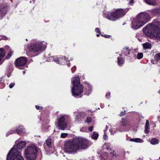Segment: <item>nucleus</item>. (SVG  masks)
<instances>
[{"label":"nucleus","mask_w":160,"mask_h":160,"mask_svg":"<svg viewBox=\"0 0 160 160\" xmlns=\"http://www.w3.org/2000/svg\"><path fill=\"white\" fill-rule=\"evenodd\" d=\"M91 144V143L85 138H76L65 142L64 151L67 153H75L82 149L87 148Z\"/></svg>","instance_id":"nucleus-1"},{"label":"nucleus","mask_w":160,"mask_h":160,"mask_svg":"<svg viewBox=\"0 0 160 160\" xmlns=\"http://www.w3.org/2000/svg\"><path fill=\"white\" fill-rule=\"evenodd\" d=\"M150 19V16L148 14L144 12L140 13L137 16L135 21L132 22V28L137 29L148 22Z\"/></svg>","instance_id":"nucleus-2"},{"label":"nucleus","mask_w":160,"mask_h":160,"mask_svg":"<svg viewBox=\"0 0 160 160\" xmlns=\"http://www.w3.org/2000/svg\"><path fill=\"white\" fill-rule=\"evenodd\" d=\"M160 22L154 20L152 23L148 24L143 29V33L148 36L154 35V32L160 29Z\"/></svg>","instance_id":"nucleus-3"},{"label":"nucleus","mask_w":160,"mask_h":160,"mask_svg":"<svg viewBox=\"0 0 160 160\" xmlns=\"http://www.w3.org/2000/svg\"><path fill=\"white\" fill-rule=\"evenodd\" d=\"M73 86L72 89V95L79 96L81 95L83 91V87L80 83V78L77 77L72 79Z\"/></svg>","instance_id":"nucleus-4"},{"label":"nucleus","mask_w":160,"mask_h":160,"mask_svg":"<svg viewBox=\"0 0 160 160\" xmlns=\"http://www.w3.org/2000/svg\"><path fill=\"white\" fill-rule=\"evenodd\" d=\"M70 119L69 115L66 114H60L58 117L57 127L60 130H64L68 127V121Z\"/></svg>","instance_id":"nucleus-5"},{"label":"nucleus","mask_w":160,"mask_h":160,"mask_svg":"<svg viewBox=\"0 0 160 160\" xmlns=\"http://www.w3.org/2000/svg\"><path fill=\"white\" fill-rule=\"evenodd\" d=\"M128 10V8L118 9L114 12H112L110 14H107L106 16L108 19L113 21H115L120 17L125 15Z\"/></svg>","instance_id":"nucleus-6"},{"label":"nucleus","mask_w":160,"mask_h":160,"mask_svg":"<svg viewBox=\"0 0 160 160\" xmlns=\"http://www.w3.org/2000/svg\"><path fill=\"white\" fill-rule=\"evenodd\" d=\"M37 148L34 145L28 146L25 151V154L26 158L28 160H34L37 156Z\"/></svg>","instance_id":"nucleus-7"},{"label":"nucleus","mask_w":160,"mask_h":160,"mask_svg":"<svg viewBox=\"0 0 160 160\" xmlns=\"http://www.w3.org/2000/svg\"><path fill=\"white\" fill-rule=\"evenodd\" d=\"M7 160H24L20 153L14 147L11 149L7 155Z\"/></svg>","instance_id":"nucleus-8"},{"label":"nucleus","mask_w":160,"mask_h":160,"mask_svg":"<svg viewBox=\"0 0 160 160\" xmlns=\"http://www.w3.org/2000/svg\"><path fill=\"white\" fill-rule=\"evenodd\" d=\"M119 124L120 126V132H122L127 131L129 129L130 124L126 119L122 118L120 121Z\"/></svg>","instance_id":"nucleus-9"},{"label":"nucleus","mask_w":160,"mask_h":160,"mask_svg":"<svg viewBox=\"0 0 160 160\" xmlns=\"http://www.w3.org/2000/svg\"><path fill=\"white\" fill-rule=\"evenodd\" d=\"M28 60L26 57H22L17 58L14 63L16 67L19 68L24 66L27 63Z\"/></svg>","instance_id":"nucleus-10"},{"label":"nucleus","mask_w":160,"mask_h":160,"mask_svg":"<svg viewBox=\"0 0 160 160\" xmlns=\"http://www.w3.org/2000/svg\"><path fill=\"white\" fill-rule=\"evenodd\" d=\"M42 47V43L38 42L31 45L29 48L30 51L33 52H37L40 50Z\"/></svg>","instance_id":"nucleus-11"},{"label":"nucleus","mask_w":160,"mask_h":160,"mask_svg":"<svg viewBox=\"0 0 160 160\" xmlns=\"http://www.w3.org/2000/svg\"><path fill=\"white\" fill-rule=\"evenodd\" d=\"M7 11V7L4 5L0 6V17H2L6 14Z\"/></svg>","instance_id":"nucleus-12"},{"label":"nucleus","mask_w":160,"mask_h":160,"mask_svg":"<svg viewBox=\"0 0 160 160\" xmlns=\"http://www.w3.org/2000/svg\"><path fill=\"white\" fill-rule=\"evenodd\" d=\"M16 132L18 135H21L26 133V131L23 126L20 125L16 129Z\"/></svg>","instance_id":"nucleus-13"},{"label":"nucleus","mask_w":160,"mask_h":160,"mask_svg":"<svg viewBox=\"0 0 160 160\" xmlns=\"http://www.w3.org/2000/svg\"><path fill=\"white\" fill-rule=\"evenodd\" d=\"M26 143L25 142L21 141L18 142L17 145V148L19 149H22L25 147Z\"/></svg>","instance_id":"nucleus-14"},{"label":"nucleus","mask_w":160,"mask_h":160,"mask_svg":"<svg viewBox=\"0 0 160 160\" xmlns=\"http://www.w3.org/2000/svg\"><path fill=\"white\" fill-rule=\"evenodd\" d=\"M149 131L150 128L149 126V121L147 120L145 123L144 132L145 133L147 134L149 132Z\"/></svg>","instance_id":"nucleus-15"},{"label":"nucleus","mask_w":160,"mask_h":160,"mask_svg":"<svg viewBox=\"0 0 160 160\" xmlns=\"http://www.w3.org/2000/svg\"><path fill=\"white\" fill-rule=\"evenodd\" d=\"M131 142H135L138 143H142L143 140L140 138H131L129 139Z\"/></svg>","instance_id":"nucleus-16"},{"label":"nucleus","mask_w":160,"mask_h":160,"mask_svg":"<svg viewBox=\"0 0 160 160\" xmlns=\"http://www.w3.org/2000/svg\"><path fill=\"white\" fill-rule=\"evenodd\" d=\"M145 2L147 3L148 4L152 5H155L156 4V0H144Z\"/></svg>","instance_id":"nucleus-17"},{"label":"nucleus","mask_w":160,"mask_h":160,"mask_svg":"<svg viewBox=\"0 0 160 160\" xmlns=\"http://www.w3.org/2000/svg\"><path fill=\"white\" fill-rule=\"evenodd\" d=\"M5 53L4 52V50L3 48H0V62L2 60L3 58L5 56ZM2 62L0 63V65Z\"/></svg>","instance_id":"nucleus-18"},{"label":"nucleus","mask_w":160,"mask_h":160,"mask_svg":"<svg viewBox=\"0 0 160 160\" xmlns=\"http://www.w3.org/2000/svg\"><path fill=\"white\" fill-rule=\"evenodd\" d=\"M143 48L145 49H150L152 47V45L149 42H146L142 45Z\"/></svg>","instance_id":"nucleus-19"},{"label":"nucleus","mask_w":160,"mask_h":160,"mask_svg":"<svg viewBox=\"0 0 160 160\" xmlns=\"http://www.w3.org/2000/svg\"><path fill=\"white\" fill-rule=\"evenodd\" d=\"M154 35H152L151 37H154L157 39H160V30L156 32H154Z\"/></svg>","instance_id":"nucleus-20"},{"label":"nucleus","mask_w":160,"mask_h":160,"mask_svg":"<svg viewBox=\"0 0 160 160\" xmlns=\"http://www.w3.org/2000/svg\"><path fill=\"white\" fill-rule=\"evenodd\" d=\"M151 13L153 14H157L160 13V8L154 9L151 11Z\"/></svg>","instance_id":"nucleus-21"},{"label":"nucleus","mask_w":160,"mask_h":160,"mask_svg":"<svg viewBox=\"0 0 160 160\" xmlns=\"http://www.w3.org/2000/svg\"><path fill=\"white\" fill-rule=\"evenodd\" d=\"M103 150L106 149L107 150H110V144L109 143H105L102 146Z\"/></svg>","instance_id":"nucleus-22"},{"label":"nucleus","mask_w":160,"mask_h":160,"mask_svg":"<svg viewBox=\"0 0 160 160\" xmlns=\"http://www.w3.org/2000/svg\"><path fill=\"white\" fill-rule=\"evenodd\" d=\"M159 142L158 140L155 138H152L150 142L151 144L153 145L158 144Z\"/></svg>","instance_id":"nucleus-23"},{"label":"nucleus","mask_w":160,"mask_h":160,"mask_svg":"<svg viewBox=\"0 0 160 160\" xmlns=\"http://www.w3.org/2000/svg\"><path fill=\"white\" fill-rule=\"evenodd\" d=\"M101 160H106L108 157V153L104 152L101 155Z\"/></svg>","instance_id":"nucleus-24"},{"label":"nucleus","mask_w":160,"mask_h":160,"mask_svg":"<svg viewBox=\"0 0 160 160\" xmlns=\"http://www.w3.org/2000/svg\"><path fill=\"white\" fill-rule=\"evenodd\" d=\"M124 60L120 57L118 58V62L119 66H121L124 63Z\"/></svg>","instance_id":"nucleus-25"},{"label":"nucleus","mask_w":160,"mask_h":160,"mask_svg":"<svg viewBox=\"0 0 160 160\" xmlns=\"http://www.w3.org/2000/svg\"><path fill=\"white\" fill-rule=\"evenodd\" d=\"M84 113H78L77 115H76L75 119L76 120H78L79 119H81L82 117H83L84 115Z\"/></svg>","instance_id":"nucleus-26"},{"label":"nucleus","mask_w":160,"mask_h":160,"mask_svg":"<svg viewBox=\"0 0 160 160\" xmlns=\"http://www.w3.org/2000/svg\"><path fill=\"white\" fill-rule=\"evenodd\" d=\"M98 136V134L96 132H94L93 134L92 135V138L94 139H97Z\"/></svg>","instance_id":"nucleus-27"},{"label":"nucleus","mask_w":160,"mask_h":160,"mask_svg":"<svg viewBox=\"0 0 160 160\" xmlns=\"http://www.w3.org/2000/svg\"><path fill=\"white\" fill-rule=\"evenodd\" d=\"M15 132H16V129H12L10 130L8 132H7L6 135L7 136H8L9 134L14 133Z\"/></svg>","instance_id":"nucleus-28"},{"label":"nucleus","mask_w":160,"mask_h":160,"mask_svg":"<svg viewBox=\"0 0 160 160\" xmlns=\"http://www.w3.org/2000/svg\"><path fill=\"white\" fill-rule=\"evenodd\" d=\"M155 59L157 61L160 59V53H157L154 57Z\"/></svg>","instance_id":"nucleus-29"},{"label":"nucleus","mask_w":160,"mask_h":160,"mask_svg":"<svg viewBox=\"0 0 160 160\" xmlns=\"http://www.w3.org/2000/svg\"><path fill=\"white\" fill-rule=\"evenodd\" d=\"M46 143L47 145L49 147H51V139H48L46 141Z\"/></svg>","instance_id":"nucleus-30"},{"label":"nucleus","mask_w":160,"mask_h":160,"mask_svg":"<svg viewBox=\"0 0 160 160\" xmlns=\"http://www.w3.org/2000/svg\"><path fill=\"white\" fill-rule=\"evenodd\" d=\"M13 52L11 49H10L9 51V53L8 54V55L6 57V58L7 59H9L11 57V56Z\"/></svg>","instance_id":"nucleus-31"},{"label":"nucleus","mask_w":160,"mask_h":160,"mask_svg":"<svg viewBox=\"0 0 160 160\" xmlns=\"http://www.w3.org/2000/svg\"><path fill=\"white\" fill-rule=\"evenodd\" d=\"M85 121V122L88 123H91L92 122V119L91 117H87Z\"/></svg>","instance_id":"nucleus-32"},{"label":"nucleus","mask_w":160,"mask_h":160,"mask_svg":"<svg viewBox=\"0 0 160 160\" xmlns=\"http://www.w3.org/2000/svg\"><path fill=\"white\" fill-rule=\"evenodd\" d=\"M110 131L112 134L114 135L116 133L117 131V130H115L114 129H110Z\"/></svg>","instance_id":"nucleus-33"},{"label":"nucleus","mask_w":160,"mask_h":160,"mask_svg":"<svg viewBox=\"0 0 160 160\" xmlns=\"http://www.w3.org/2000/svg\"><path fill=\"white\" fill-rule=\"evenodd\" d=\"M143 56V54L142 53H139L137 55V58L138 59H140L142 58Z\"/></svg>","instance_id":"nucleus-34"},{"label":"nucleus","mask_w":160,"mask_h":160,"mask_svg":"<svg viewBox=\"0 0 160 160\" xmlns=\"http://www.w3.org/2000/svg\"><path fill=\"white\" fill-rule=\"evenodd\" d=\"M67 133H62L61 135V137L62 138H65L68 135Z\"/></svg>","instance_id":"nucleus-35"},{"label":"nucleus","mask_w":160,"mask_h":160,"mask_svg":"<svg viewBox=\"0 0 160 160\" xmlns=\"http://www.w3.org/2000/svg\"><path fill=\"white\" fill-rule=\"evenodd\" d=\"M15 83L14 82H12L9 85V87L10 88H12L15 85Z\"/></svg>","instance_id":"nucleus-36"},{"label":"nucleus","mask_w":160,"mask_h":160,"mask_svg":"<svg viewBox=\"0 0 160 160\" xmlns=\"http://www.w3.org/2000/svg\"><path fill=\"white\" fill-rule=\"evenodd\" d=\"M95 31L97 33H98L99 34H100L101 35V32L100 31V30L99 28H96V29H95Z\"/></svg>","instance_id":"nucleus-37"},{"label":"nucleus","mask_w":160,"mask_h":160,"mask_svg":"<svg viewBox=\"0 0 160 160\" xmlns=\"http://www.w3.org/2000/svg\"><path fill=\"white\" fill-rule=\"evenodd\" d=\"M35 107L37 109L40 110H42V109L43 108V107H40L38 105H36Z\"/></svg>","instance_id":"nucleus-38"},{"label":"nucleus","mask_w":160,"mask_h":160,"mask_svg":"<svg viewBox=\"0 0 160 160\" xmlns=\"http://www.w3.org/2000/svg\"><path fill=\"white\" fill-rule=\"evenodd\" d=\"M101 35L102 36H103L106 38H108L111 37V36H110V35H103L101 34Z\"/></svg>","instance_id":"nucleus-39"},{"label":"nucleus","mask_w":160,"mask_h":160,"mask_svg":"<svg viewBox=\"0 0 160 160\" xmlns=\"http://www.w3.org/2000/svg\"><path fill=\"white\" fill-rule=\"evenodd\" d=\"M124 48L126 50H127V53L128 54H129V53L130 52V50L128 49V48L125 47Z\"/></svg>","instance_id":"nucleus-40"},{"label":"nucleus","mask_w":160,"mask_h":160,"mask_svg":"<svg viewBox=\"0 0 160 160\" xmlns=\"http://www.w3.org/2000/svg\"><path fill=\"white\" fill-rule=\"evenodd\" d=\"M109 124H108V125H106V128L104 130V132H105L108 130L109 127Z\"/></svg>","instance_id":"nucleus-41"},{"label":"nucleus","mask_w":160,"mask_h":160,"mask_svg":"<svg viewBox=\"0 0 160 160\" xmlns=\"http://www.w3.org/2000/svg\"><path fill=\"white\" fill-rule=\"evenodd\" d=\"M134 2V0H130L129 3L130 5H132Z\"/></svg>","instance_id":"nucleus-42"},{"label":"nucleus","mask_w":160,"mask_h":160,"mask_svg":"<svg viewBox=\"0 0 160 160\" xmlns=\"http://www.w3.org/2000/svg\"><path fill=\"white\" fill-rule=\"evenodd\" d=\"M103 138L104 140H106L108 139V137L105 132H104V134L103 136Z\"/></svg>","instance_id":"nucleus-43"},{"label":"nucleus","mask_w":160,"mask_h":160,"mask_svg":"<svg viewBox=\"0 0 160 160\" xmlns=\"http://www.w3.org/2000/svg\"><path fill=\"white\" fill-rule=\"evenodd\" d=\"M110 92H108L106 94V97L107 98V99H109V97L110 96Z\"/></svg>","instance_id":"nucleus-44"},{"label":"nucleus","mask_w":160,"mask_h":160,"mask_svg":"<svg viewBox=\"0 0 160 160\" xmlns=\"http://www.w3.org/2000/svg\"><path fill=\"white\" fill-rule=\"evenodd\" d=\"M93 127L92 126H90L88 128V130L89 131L91 132L92 131Z\"/></svg>","instance_id":"nucleus-45"},{"label":"nucleus","mask_w":160,"mask_h":160,"mask_svg":"<svg viewBox=\"0 0 160 160\" xmlns=\"http://www.w3.org/2000/svg\"><path fill=\"white\" fill-rule=\"evenodd\" d=\"M86 128H82L80 129V131L82 132H85V130H84V129Z\"/></svg>","instance_id":"nucleus-46"},{"label":"nucleus","mask_w":160,"mask_h":160,"mask_svg":"<svg viewBox=\"0 0 160 160\" xmlns=\"http://www.w3.org/2000/svg\"><path fill=\"white\" fill-rule=\"evenodd\" d=\"M125 114V112H122L120 114V115L121 116H122L124 115Z\"/></svg>","instance_id":"nucleus-47"},{"label":"nucleus","mask_w":160,"mask_h":160,"mask_svg":"<svg viewBox=\"0 0 160 160\" xmlns=\"http://www.w3.org/2000/svg\"><path fill=\"white\" fill-rule=\"evenodd\" d=\"M97 36V37H99L100 36V35L99 34H97V35H96Z\"/></svg>","instance_id":"nucleus-48"},{"label":"nucleus","mask_w":160,"mask_h":160,"mask_svg":"<svg viewBox=\"0 0 160 160\" xmlns=\"http://www.w3.org/2000/svg\"><path fill=\"white\" fill-rule=\"evenodd\" d=\"M91 88H90L88 89V90H89V91H90V92H91Z\"/></svg>","instance_id":"nucleus-49"},{"label":"nucleus","mask_w":160,"mask_h":160,"mask_svg":"<svg viewBox=\"0 0 160 160\" xmlns=\"http://www.w3.org/2000/svg\"><path fill=\"white\" fill-rule=\"evenodd\" d=\"M54 61H55V62H58L59 61L58 60H54Z\"/></svg>","instance_id":"nucleus-50"},{"label":"nucleus","mask_w":160,"mask_h":160,"mask_svg":"<svg viewBox=\"0 0 160 160\" xmlns=\"http://www.w3.org/2000/svg\"><path fill=\"white\" fill-rule=\"evenodd\" d=\"M77 112H73V113H74V114H76V113Z\"/></svg>","instance_id":"nucleus-51"},{"label":"nucleus","mask_w":160,"mask_h":160,"mask_svg":"<svg viewBox=\"0 0 160 160\" xmlns=\"http://www.w3.org/2000/svg\"><path fill=\"white\" fill-rule=\"evenodd\" d=\"M141 103V104H142V102H141V103Z\"/></svg>","instance_id":"nucleus-52"},{"label":"nucleus","mask_w":160,"mask_h":160,"mask_svg":"<svg viewBox=\"0 0 160 160\" xmlns=\"http://www.w3.org/2000/svg\"><path fill=\"white\" fill-rule=\"evenodd\" d=\"M159 92L160 93V90H159Z\"/></svg>","instance_id":"nucleus-53"},{"label":"nucleus","mask_w":160,"mask_h":160,"mask_svg":"<svg viewBox=\"0 0 160 160\" xmlns=\"http://www.w3.org/2000/svg\"><path fill=\"white\" fill-rule=\"evenodd\" d=\"M159 159H160V157H159Z\"/></svg>","instance_id":"nucleus-54"}]
</instances>
